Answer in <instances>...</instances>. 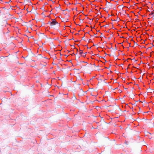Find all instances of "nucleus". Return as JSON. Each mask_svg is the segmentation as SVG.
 <instances>
[{
	"mask_svg": "<svg viewBox=\"0 0 154 154\" xmlns=\"http://www.w3.org/2000/svg\"><path fill=\"white\" fill-rule=\"evenodd\" d=\"M52 20V22L50 23L49 22L48 23H49L51 26L54 25L56 24H58V25L59 26V24H58L57 22L55 21V20Z\"/></svg>",
	"mask_w": 154,
	"mask_h": 154,
	"instance_id": "1",
	"label": "nucleus"
},
{
	"mask_svg": "<svg viewBox=\"0 0 154 154\" xmlns=\"http://www.w3.org/2000/svg\"><path fill=\"white\" fill-rule=\"evenodd\" d=\"M78 95L79 96H82L83 95V91L82 89H80L79 90V92L78 93Z\"/></svg>",
	"mask_w": 154,
	"mask_h": 154,
	"instance_id": "2",
	"label": "nucleus"
},
{
	"mask_svg": "<svg viewBox=\"0 0 154 154\" xmlns=\"http://www.w3.org/2000/svg\"><path fill=\"white\" fill-rule=\"evenodd\" d=\"M149 15L150 17H152L154 16V11H151L149 14Z\"/></svg>",
	"mask_w": 154,
	"mask_h": 154,
	"instance_id": "3",
	"label": "nucleus"
},
{
	"mask_svg": "<svg viewBox=\"0 0 154 154\" xmlns=\"http://www.w3.org/2000/svg\"><path fill=\"white\" fill-rule=\"evenodd\" d=\"M76 100V98L75 97V96H73V97L71 98L72 100Z\"/></svg>",
	"mask_w": 154,
	"mask_h": 154,
	"instance_id": "4",
	"label": "nucleus"
},
{
	"mask_svg": "<svg viewBox=\"0 0 154 154\" xmlns=\"http://www.w3.org/2000/svg\"><path fill=\"white\" fill-rule=\"evenodd\" d=\"M79 54L80 55H82V54H83L82 51H81V50H80Z\"/></svg>",
	"mask_w": 154,
	"mask_h": 154,
	"instance_id": "5",
	"label": "nucleus"
},
{
	"mask_svg": "<svg viewBox=\"0 0 154 154\" xmlns=\"http://www.w3.org/2000/svg\"><path fill=\"white\" fill-rule=\"evenodd\" d=\"M86 53H84L82 55V56L83 57H85L86 55Z\"/></svg>",
	"mask_w": 154,
	"mask_h": 154,
	"instance_id": "6",
	"label": "nucleus"
},
{
	"mask_svg": "<svg viewBox=\"0 0 154 154\" xmlns=\"http://www.w3.org/2000/svg\"><path fill=\"white\" fill-rule=\"evenodd\" d=\"M40 36L41 37V36H43L44 35V34H43V33H40Z\"/></svg>",
	"mask_w": 154,
	"mask_h": 154,
	"instance_id": "7",
	"label": "nucleus"
},
{
	"mask_svg": "<svg viewBox=\"0 0 154 154\" xmlns=\"http://www.w3.org/2000/svg\"><path fill=\"white\" fill-rule=\"evenodd\" d=\"M94 55H92V56H91V58L92 59H93L94 58L93 57H94Z\"/></svg>",
	"mask_w": 154,
	"mask_h": 154,
	"instance_id": "8",
	"label": "nucleus"
},
{
	"mask_svg": "<svg viewBox=\"0 0 154 154\" xmlns=\"http://www.w3.org/2000/svg\"><path fill=\"white\" fill-rule=\"evenodd\" d=\"M100 36V35H99L98 36H97V38L98 37L99 39H100V38H99V37Z\"/></svg>",
	"mask_w": 154,
	"mask_h": 154,
	"instance_id": "9",
	"label": "nucleus"
},
{
	"mask_svg": "<svg viewBox=\"0 0 154 154\" xmlns=\"http://www.w3.org/2000/svg\"><path fill=\"white\" fill-rule=\"evenodd\" d=\"M100 12H98L97 13V14H98L97 15H99V14H100Z\"/></svg>",
	"mask_w": 154,
	"mask_h": 154,
	"instance_id": "10",
	"label": "nucleus"
},
{
	"mask_svg": "<svg viewBox=\"0 0 154 154\" xmlns=\"http://www.w3.org/2000/svg\"><path fill=\"white\" fill-rule=\"evenodd\" d=\"M91 95H92L93 96H94V95H93V94H92V92L91 93Z\"/></svg>",
	"mask_w": 154,
	"mask_h": 154,
	"instance_id": "11",
	"label": "nucleus"
},
{
	"mask_svg": "<svg viewBox=\"0 0 154 154\" xmlns=\"http://www.w3.org/2000/svg\"><path fill=\"white\" fill-rule=\"evenodd\" d=\"M95 46V45L94 44H93V45L92 46Z\"/></svg>",
	"mask_w": 154,
	"mask_h": 154,
	"instance_id": "12",
	"label": "nucleus"
},
{
	"mask_svg": "<svg viewBox=\"0 0 154 154\" xmlns=\"http://www.w3.org/2000/svg\"><path fill=\"white\" fill-rule=\"evenodd\" d=\"M65 56H66V57H67V55H65Z\"/></svg>",
	"mask_w": 154,
	"mask_h": 154,
	"instance_id": "13",
	"label": "nucleus"
},
{
	"mask_svg": "<svg viewBox=\"0 0 154 154\" xmlns=\"http://www.w3.org/2000/svg\"><path fill=\"white\" fill-rule=\"evenodd\" d=\"M79 34L78 33H77V34H76V35H77V34Z\"/></svg>",
	"mask_w": 154,
	"mask_h": 154,
	"instance_id": "14",
	"label": "nucleus"
},
{
	"mask_svg": "<svg viewBox=\"0 0 154 154\" xmlns=\"http://www.w3.org/2000/svg\"><path fill=\"white\" fill-rule=\"evenodd\" d=\"M97 32H98V31L97 30Z\"/></svg>",
	"mask_w": 154,
	"mask_h": 154,
	"instance_id": "15",
	"label": "nucleus"
}]
</instances>
